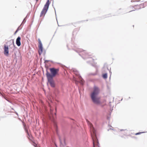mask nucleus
<instances>
[{
	"label": "nucleus",
	"mask_w": 147,
	"mask_h": 147,
	"mask_svg": "<svg viewBox=\"0 0 147 147\" xmlns=\"http://www.w3.org/2000/svg\"><path fill=\"white\" fill-rule=\"evenodd\" d=\"M145 132H138V133H137L136 134H135V135H139V134H140L142 133H145Z\"/></svg>",
	"instance_id": "10"
},
{
	"label": "nucleus",
	"mask_w": 147,
	"mask_h": 147,
	"mask_svg": "<svg viewBox=\"0 0 147 147\" xmlns=\"http://www.w3.org/2000/svg\"><path fill=\"white\" fill-rule=\"evenodd\" d=\"M36 1H38V0H36Z\"/></svg>",
	"instance_id": "17"
},
{
	"label": "nucleus",
	"mask_w": 147,
	"mask_h": 147,
	"mask_svg": "<svg viewBox=\"0 0 147 147\" xmlns=\"http://www.w3.org/2000/svg\"><path fill=\"white\" fill-rule=\"evenodd\" d=\"M144 3H143V4H142L141 5H142V7H144Z\"/></svg>",
	"instance_id": "13"
},
{
	"label": "nucleus",
	"mask_w": 147,
	"mask_h": 147,
	"mask_svg": "<svg viewBox=\"0 0 147 147\" xmlns=\"http://www.w3.org/2000/svg\"><path fill=\"white\" fill-rule=\"evenodd\" d=\"M107 77V74H105L103 75V77L104 78H106Z\"/></svg>",
	"instance_id": "9"
},
{
	"label": "nucleus",
	"mask_w": 147,
	"mask_h": 147,
	"mask_svg": "<svg viewBox=\"0 0 147 147\" xmlns=\"http://www.w3.org/2000/svg\"><path fill=\"white\" fill-rule=\"evenodd\" d=\"M49 4V0H47V2L45 5L44 7L41 12L40 17H44V16L48 9Z\"/></svg>",
	"instance_id": "4"
},
{
	"label": "nucleus",
	"mask_w": 147,
	"mask_h": 147,
	"mask_svg": "<svg viewBox=\"0 0 147 147\" xmlns=\"http://www.w3.org/2000/svg\"><path fill=\"white\" fill-rule=\"evenodd\" d=\"M50 71L51 74L49 73L47 74V77L53 78L57 74L59 71V69H55L53 68H51L50 69Z\"/></svg>",
	"instance_id": "3"
},
{
	"label": "nucleus",
	"mask_w": 147,
	"mask_h": 147,
	"mask_svg": "<svg viewBox=\"0 0 147 147\" xmlns=\"http://www.w3.org/2000/svg\"><path fill=\"white\" fill-rule=\"evenodd\" d=\"M88 123L89 125L91 130L92 133H91V136L93 140V147H95V143L96 142H98L96 136L95 131L92 124L89 121L88 122Z\"/></svg>",
	"instance_id": "2"
},
{
	"label": "nucleus",
	"mask_w": 147,
	"mask_h": 147,
	"mask_svg": "<svg viewBox=\"0 0 147 147\" xmlns=\"http://www.w3.org/2000/svg\"><path fill=\"white\" fill-rule=\"evenodd\" d=\"M134 10V9H132V10H130L129 11V12H131V11H133Z\"/></svg>",
	"instance_id": "12"
},
{
	"label": "nucleus",
	"mask_w": 147,
	"mask_h": 147,
	"mask_svg": "<svg viewBox=\"0 0 147 147\" xmlns=\"http://www.w3.org/2000/svg\"><path fill=\"white\" fill-rule=\"evenodd\" d=\"M38 42L39 43L38 45L39 50H38V53L39 55H40L43 51L42 45L40 39H38Z\"/></svg>",
	"instance_id": "6"
},
{
	"label": "nucleus",
	"mask_w": 147,
	"mask_h": 147,
	"mask_svg": "<svg viewBox=\"0 0 147 147\" xmlns=\"http://www.w3.org/2000/svg\"><path fill=\"white\" fill-rule=\"evenodd\" d=\"M20 40L21 38L19 36L16 39V44L18 46H20L21 45Z\"/></svg>",
	"instance_id": "8"
},
{
	"label": "nucleus",
	"mask_w": 147,
	"mask_h": 147,
	"mask_svg": "<svg viewBox=\"0 0 147 147\" xmlns=\"http://www.w3.org/2000/svg\"><path fill=\"white\" fill-rule=\"evenodd\" d=\"M100 90L99 88L95 86L94 87L92 91L90 94V97L93 102L95 104H100V97L98 96L100 92Z\"/></svg>",
	"instance_id": "1"
},
{
	"label": "nucleus",
	"mask_w": 147,
	"mask_h": 147,
	"mask_svg": "<svg viewBox=\"0 0 147 147\" xmlns=\"http://www.w3.org/2000/svg\"><path fill=\"white\" fill-rule=\"evenodd\" d=\"M18 29H17V30H16V32H18Z\"/></svg>",
	"instance_id": "14"
},
{
	"label": "nucleus",
	"mask_w": 147,
	"mask_h": 147,
	"mask_svg": "<svg viewBox=\"0 0 147 147\" xmlns=\"http://www.w3.org/2000/svg\"><path fill=\"white\" fill-rule=\"evenodd\" d=\"M81 83L83 84V82L82 81H81Z\"/></svg>",
	"instance_id": "16"
},
{
	"label": "nucleus",
	"mask_w": 147,
	"mask_h": 147,
	"mask_svg": "<svg viewBox=\"0 0 147 147\" xmlns=\"http://www.w3.org/2000/svg\"><path fill=\"white\" fill-rule=\"evenodd\" d=\"M48 80V83L52 87H54L55 86V84L53 80V78L50 77H47Z\"/></svg>",
	"instance_id": "5"
},
{
	"label": "nucleus",
	"mask_w": 147,
	"mask_h": 147,
	"mask_svg": "<svg viewBox=\"0 0 147 147\" xmlns=\"http://www.w3.org/2000/svg\"><path fill=\"white\" fill-rule=\"evenodd\" d=\"M27 134H28V136H27V137H28V138L29 139V137H30V135L29 134V133L28 131H27Z\"/></svg>",
	"instance_id": "11"
},
{
	"label": "nucleus",
	"mask_w": 147,
	"mask_h": 147,
	"mask_svg": "<svg viewBox=\"0 0 147 147\" xmlns=\"http://www.w3.org/2000/svg\"><path fill=\"white\" fill-rule=\"evenodd\" d=\"M4 54L7 56H8L9 55V49L8 46L5 45H4Z\"/></svg>",
	"instance_id": "7"
},
{
	"label": "nucleus",
	"mask_w": 147,
	"mask_h": 147,
	"mask_svg": "<svg viewBox=\"0 0 147 147\" xmlns=\"http://www.w3.org/2000/svg\"><path fill=\"white\" fill-rule=\"evenodd\" d=\"M18 29H17V30H16V32H18Z\"/></svg>",
	"instance_id": "15"
}]
</instances>
